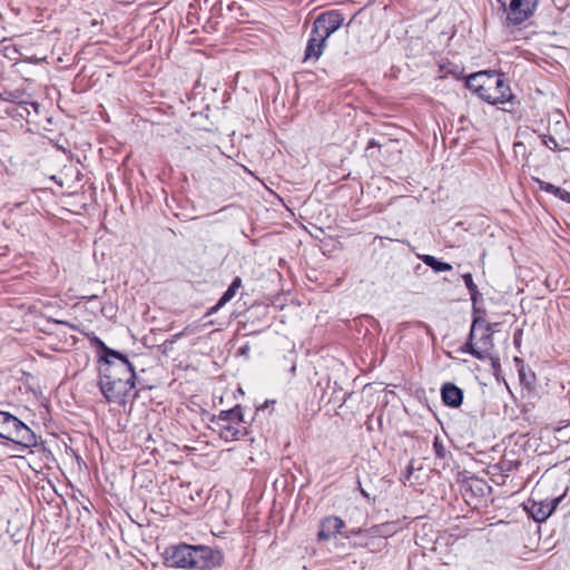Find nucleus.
<instances>
[{"mask_svg": "<svg viewBox=\"0 0 570 570\" xmlns=\"http://www.w3.org/2000/svg\"><path fill=\"white\" fill-rule=\"evenodd\" d=\"M223 553L207 546L180 544L165 551V561L169 567L190 570H213L222 566Z\"/></svg>", "mask_w": 570, "mask_h": 570, "instance_id": "1", "label": "nucleus"}, {"mask_svg": "<svg viewBox=\"0 0 570 570\" xmlns=\"http://www.w3.org/2000/svg\"><path fill=\"white\" fill-rule=\"evenodd\" d=\"M212 423L215 424L214 431H217L220 439L226 442L244 439L248 430L243 425L244 414L240 405L229 410H223L218 415H214Z\"/></svg>", "mask_w": 570, "mask_h": 570, "instance_id": "2", "label": "nucleus"}, {"mask_svg": "<svg viewBox=\"0 0 570 570\" xmlns=\"http://www.w3.org/2000/svg\"><path fill=\"white\" fill-rule=\"evenodd\" d=\"M0 438L26 449L38 444L37 435L28 425L3 411H0Z\"/></svg>", "mask_w": 570, "mask_h": 570, "instance_id": "3", "label": "nucleus"}, {"mask_svg": "<svg viewBox=\"0 0 570 570\" xmlns=\"http://www.w3.org/2000/svg\"><path fill=\"white\" fill-rule=\"evenodd\" d=\"M504 27H520L535 12L539 0H497Z\"/></svg>", "mask_w": 570, "mask_h": 570, "instance_id": "4", "label": "nucleus"}, {"mask_svg": "<svg viewBox=\"0 0 570 570\" xmlns=\"http://www.w3.org/2000/svg\"><path fill=\"white\" fill-rule=\"evenodd\" d=\"M98 376L121 380L136 384V372L128 357L117 351L114 356L97 361Z\"/></svg>", "mask_w": 570, "mask_h": 570, "instance_id": "5", "label": "nucleus"}, {"mask_svg": "<svg viewBox=\"0 0 570 570\" xmlns=\"http://www.w3.org/2000/svg\"><path fill=\"white\" fill-rule=\"evenodd\" d=\"M494 348L493 330L490 324H485L480 335H468L466 342L461 346L460 351L472 355L474 358L484 361L490 357V352Z\"/></svg>", "mask_w": 570, "mask_h": 570, "instance_id": "6", "label": "nucleus"}, {"mask_svg": "<svg viewBox=\"0 0 570 570\" xmlns=\"http://www.w3.org/2000/svg\"><path fill=\"white\" fill-rule=\"evenodd\" d=\"M98 385L106 401L119 406L126 404L128 395L136 387L135 383L102 376H98Z\"/></svg>", "mask_w": 570, "mask_h": 570, "instance_id": "7", "label": "nucleus"}, {"mask_svg": "<svg viewBox=\"0 0 570 570\" xmlns=\"http://www.w3.org/2000/svg\"><path fill=\"white\" fill-rule=\"evenodd\" d=\"M344 23L343 13L338 10L325 11L316 17L312 28L326 40Z\"/></svg>", "mask_w": 570, "mask_h": 570, "instance_id": "8", "label": "nucleus"}, {"mask_svg": "<svg viewBox=\"0 0 570 570\" xmlns=\"http://www.w3.org/2000/svg\"><path fill=\"white\" fill-rule=\"evenodd\" d=\"M562 501V495L544 500H530L527 510L535 522L546 521Z\"/></svg>", "mask_w": 570, "mask_h": 570, "instance_id": "9", "label": "nucleus"}, {"mask_svg": "<svg viewBox=\"0 0 570 570\" xmlns=\"http://www.w3.org/2000/svg\"><path fill=\"white\" fill-rule=\"evenodd\" d=\"M345 527V522L336 515H328L321 520L320 531L317 533L318 541H328L341 533Z\"/></svg>", "mask_w": 570, "mask_h": 570, "instance_id": "10", "label": "nucleus"}, {"mask_svg": "<svg viewBox=\"0 0 570 570\" xmlns=\"http://www.w3.org/2000/svg\"><path fill=\"white\" fill-rule=\"evenodd\" d=\"M442 402L449 406L456 409L463 403V390L451 382H446L441 386Z\"/></svg>", "mask_w": 570, "mask_h": 570, "instance_id": "11", "label": "nucleus"}, {"mask_svg": "<svg viewBox=\"0 0 570 570\" xmlns=\"http://www.w3.org/2000/svg\"><path fill=\"white\" fill-rule=\"evenodd\" d=\"M492 100H489L490 105H510V107H502L501 109L504 111H512L513 106L515 105V96L512 94L510 86L504 81V88H499L495 86V89H492Z\"/></svg>", "mask_w": 570, "mask_h": 570, "instance_id": "12", "label": "nucleus"}, {"mask_svg": "<svg viewBox=\"0 0 570 570\" xmlns=\"http://www.w3.org/2000/svg\"><path fill=\"white\" fill-rule=\"evenodd\" d=\"M326 46V39L320 33H314V29L311 30V36L305 48L304 60L315 59L317 60Z\"/></svg>", "mask_w": 570, "mask_h": 570, "instance_id": "13", "label": "nucleus"}, {"mask_svg": "<svg viewBox=\"0 0 570 570\" xmlns=\"http://www.w3.org/2000/svg\"><path fill=\"white\" fill-rule=\"evenodd\" d=\"M0 99L16 104L19 108H26V105H30L36 114H39L40 105L36 101H28L23 99V92L20 90H6L0 94Z\"/></svg>", "mask_w": 570, "mask_h": 570, "instance_id": "14", "label": "nucleus"}, {"mask_svg": "<svg viewBox=\"0 0 570 570\" xmlns=\"http://www.w3.org/2000/svg\"><path fill=\"white\" fill-rule=\"evenodd\" d=\"M89 341L91 346L96 347L98 361H104L109 356H114L117 352L116 350L109 347L101 338L97 335L92 334L89 336Z\"/></svg>", "mask_w": 570, "mask_h": 570, "instance_id": "15", "label": "nucleus"}, {"mask_svg": "<svg viewBox=\"0 0 570 570\" xmlns=\"http://www.w3.org/2000/svg\"><path fill=\"white\" fill-rule=\"evenodd\" d=\"M484 76V86L492 91L498 85L499 88H504V75L494 70L482 71Z\"/></svg>", "mask_w": 570, "mask_h": 570, "instance_id": "16", "label": "nucleus"}, {"mask_svg": "<svg viewBox=\"0 0 570 570\" xmlns=\"http://www.w3.org/2000/svg\"><path fill=\"white\" fill-rule=\"evenodd\" d=\"M420 258L426 266L432 268L435 273L449 272L452 269L451 264L442 262L432 255H422L420 256Z\"/></svg>", "mask_w": 570, "mask_h": 570, "instance_id": "17", "label": "nucleus"}, {"mask_svg": "<svg viewBox=\"0 0 570 570\" xmlns=\"http://www.w3.org/2000/svg\"><path fill=\"white\" fill-rule=\"evenodd\" d=\"M440 70L442 72L441 78H444L448 76H452L454 79H458V80L463 78L464 68L456 63H453V62L442 63V65H440Z\"/></svg>", "mask_w": 570, "mask_h": 570, "instance_id": "18", "label": "nucleus"}, {"mask_svg": "<svg viewBox=\"0 0 570 570\" xmlns=\"http://www.w3.org/2000/svg\"><path fill=\"white\" fill-rule=\"evenodd\" d=\"M483 78L484 76L482 75V71L472 73L466 78L465 85L473 94H475L481 87H483Z\"/></svg>", "mask_w": 570, "mask_h": 570, "instance_id": "19", "label": "nucleus"}, {"mask_svg": "<svg viewBox=\"0 0 570 570\" xmlns=\"http://www.w3.org/2000/svg\"><path fill=\"white\" fill-rule=\"evenodd\" d=\"M463 282L469 291V294L471 296V301L476 302L478 297L480 296V293L478 291V286L475 285L472 274L465 273L462 275Z\"/></svg>", "mask_w": 570, "mask_h": 570, "instance_id": "20", "label": "nucleus"}, {"mask_svg": "<svg viewBox=\"0 0 570 570\" xmlns=\"http://www.w3.org/2000/svg\"><path fill=\"white\" fill-rule=\"evenodd\" d=\"M433 450H434L435 459L445 461V459L448 458L449 451L445 449L442 440L438 435L434 436V440H433Z\"/></svg>", "mask_w": 570, "mask_h": 570, "instance_id": "21", "label": "nucleus"}, {"mask_svg": "<svg viewBox=\"0 0 570 570\" xmlns=\"http://www.w3.org/2000/svg\"><path fill=\"white\" fill-rule=\"evenodd\" d=\"M485 482L479 479H470V481L465 482V490H470L474 495H482L485 487Z\"/></svg>", "mask_w": 570, "mask_h": 570, "instance_id": "22", "label": "nucleus"}, {"mask_svg": "<svg viewBox=\"0 0 570 570\" xmlns=\"http://www.w3.org/2000/svg\"><path fill=\"white\" fill-rule=\"evenodd\" d=\"M488 324L482 315H475L472 318V324L470 328L471 336H475L480 331L483 330V326Z\"/></svg>", "mask_w": 570, "mask_h": 570, "instance_id": "23", "label": "nucleus"}, {"mask_svg": "<svg viewBox=\"0 0 570 570\" xmlns=\"http://www.w3.org/2000/svg\"><path fill=\"white\" fill-rule=\"evenodd\" d=\"M542 142L546 147H548L551 150H556L559 147L558 141L553 136L543 135Z\"/></svg>", "mask_w": 570, "mask_h": 570, "instance_id": "24", "label": "nucleus"}, {"mask_svg": "<svg viewBox=\"0 0 570 570\" xmlns=\"http://www.w3.org/2000/svg\"><path fill=\"white\" fill-rule=\"evenodd\" d=\"M236 291L230 288L228 286V288L224 292V294L220 296L219 301H220V305H226L230 299H233L236 295Z\"/></svg>", "mask_w": 570, "mask_h": 570, "instance_id": "25", "label": "nucleus"}, {"mask_svg": "<svg viewBox=\"0 0 570 570\" xmlns=\"http://www.w3.org/2000/svg\"><path fill=\"white\" fill-rule=\"evenodd\" d=\"M475 95L482 100L489 104V100H492V91H490L484 85L475 92Z\"/></svg>", "mask_w": 570, "mask_h": 570, "instance_id": "26", "label": "nucleus"}, {"mask_svg": "<svg viewBox=\"0 0 570 570\" xmlns=\"http://www.w3.org/2000/svg\"><path fill=\"white\" fill-rule=\"evenodd\" d=\"M535 181L541 190L549 193V194L552 191V189L554 187L553 184L541 180V179H535Z\"/></svg>", "mask_w": 570, "mask_h": 570, "instance_id": "27", "label": "nucleus"}, {"mask_svg": "<svg viewBox=\"0 0 570 570\" xmlns=\"http://www.w3.org/2000/svg\"><path fill=\"white\" fill-rule=\"evenodd\" d=\"M28 106H29V105H26V108H19V107H17V109H16L17 115H18L19 117H21V118H26V119H27V118L30 116V111H29V109H28Z\"/></svg>", "mask_w": 570, "mask_h": 570, "instance_id": "28", "label": "nucleus"}, {"mask_svg": "<svg viewBox=\"0 0 570 570\" xmlns=\"http://www.w3.org/2000/svg\"><path fill=\"white\" fill-rule=\"evenodd\" d=\"M521 338H522V330L519 328L513 334V343L515 347H519L521 345Z\"/></svg>", "mask_w": 570, "mask_h": 570, "instance_id": "29", "label": "nucleus"}, {"mask_svg": "<svg viewBox=\"0 0 570 570\" xmlns=\"http://www.w3.org/2000/svg\"><path fill=\"white\" fill-rule=\"evenodd\" d=\"M229 287L237 292L242 287V278L236 276L230 283Z\"/></svg>", "mask_w": 570, "mask_h": 570, "instance_id": "30", "label": "nucleus"}, {"mask_svg": "<svg viewBox=\"0 0 570 570\" xmlns=\"http://www.w3.org/2000/svg\"><path fill=\"white\" fill-rule=\"evenodd\" d=\"M476 303H478V301H476V302L472 301V314H473V316H475V315H482V316H483V314L485 313V311H484V309H482V308H480V307L476 305Z\"/></svg>", "mask_w": 570, "mask_h": 570, "instance_id": "31", "label": "nucleus"}, {"mask_svg": "<svg viewBox=\"0 0 570 570\" xmlns=\"http://www.w3.org/2000/svg\"><path fill=\"white\" fill-rule=\"evenodd\" d=\"M487 360H490V361H491L492 367H493L494 370L500 368V361H499V357H497V356H492V352H490V357H488Z\"/></svg>", "mask_w": 570, "mask_h": 570, "instance_id": "32", "label": "nucleus"}, {"mask_svg": "<svg viewBox=\"0 0 570 570\" xmlns=\"http://www.w3.org/2000/svg\"><path fill=\"white\" fill-rule=\"evenodd\" d=\"M223 306L224 305H220V301L218 299V302L208 309L207 315H212V314L218 312Z\"/></svg>", "mask_w": 570, "mask_h": 570, "instance_id": "33", "label": "nucleus"}, {"mask_svg": "<svg viewBox=\"0 0 570 570\" xmlns=\"http://www.w3.org/2000/svg\"><path fill=\"white\" fill-rule=\"evenodd\" d=\"M559 199L570 203V193L562 188V194H560Z\"/></svg>", "mask_w": 570, "mask_h": 570, "instance_id": "34", "label": "nucleus"}, {"mask_svg": "<svg viewBox=\"0 0 570 570\" xmlns=\"http://www.w3.org/2000/svg\"><path fill=\"white\" fill-rule=\"evenodd\" d=\"M550 194H552L553 196L559 198L560 194H562V188L554 185V187Z\"/></svg>", "mask_w": 570, "mask_h": 570, "instance_id": "35", "label": "nucleus"}, {"mask_svg": "<svg viewBox=\"0 0 570 570\" xmlns=\"http://www.w3.org/2000/svg\"><path fill=\"white\" fill-rule=\"evenodd\" d=\"M97 298H98V295H96V294L81 296V299L87 301V302L95 301Z\"/></svg>", "mask_w": 570, "mask_h": 570, "instance_id": "36", "label": "nucleus"}, {"mask_svg": "<svg viewBox=\"0 0 570 570\" xmlns=\"http://www.w3.org/2000/svg\"><path fill=\"white\" fill-rule=\"evenodd\" d=\"M373 147H380V145L376 142L375 139H371L368 142H367V146H366V150L373 148Z\"/></svg>", "mask_w": 570, "mask_h": 570, "instance_id": "37", "label": "nucleus"}, {"mask_svg": "<svg viewBox=\"0 0 570 570\" xmlns=\"http://www.w3.org/2000/svg\"><path fill=\"white\" fill-rule=\"evenodd\" d=\"M55 322H56L57 324H61V325L69 326V327H71V328H73V330L76 328V326H75V325L70 324V323H69V322H67V321H59V320H56Z\"/></svg>", "mask_w": 570, "mask_h": 570, "instance_id": "38", "label": "nucleus"}, {"mask_svg": "<svg viewBox=\"0 0 570 570\" xmlns=\"http://www.w3.org/2000/svg\"><path fill=\"white\" fill-rule=\"evenodd\" d=\"M491 325V330H493V332L495 331V327L499 326V323H490Z\"/></svg>", "mask_w": 570, "mask_h": 570, "instance_id": "39", "label": "nucleus"}, {"mask_svg": "<svg viewBox=\"0 0 570 570\" xmlns=\"http://www.w3.org/2000/svg\"><path fill=\"white\" fill-rule=\"evenodd\" d=\"M363 497L368 498L367 492H365L362 488L360 489Z\"/></svg>", "mask_w": 570, "mask_h": 570, "instance_id": "40", "label": "nucleus"}]
</instances>
